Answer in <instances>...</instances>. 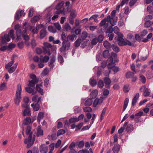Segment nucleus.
<instances>
[{
  "instance_id": "6ab92c4d",
  "label": "nucleus",
  "mask_w": 153,
  "mask_h": 153,
  "mask_svg": "<svg viewBox=\"0 0 153 153\" xmlns=\"http://www.w3.org/2000/svg\"><path fill=\"white\" fill-rule=\"evenodd\" d=\"M22 114L23 116H30L31 115V114L30 113V109L29 108H27L26 109H25L24 110Z\"/></svg>"
},
{
  "instance_id": "aec40b11",
  "label": "nucleus",
  "mask_w": 153,
  "mask_h": 153,
  "mask_svg": "<svg viewBox=\"0 0 153 153\" xmlns=\"http://www.w3.org/2000/svg\"><path fill=\"white\" fill-rule=\"evenodd\" d=\"M143 111H140L139 112L135 114V121L138 122L139 120L138 119L141 116L143 115Z\"/></svg>"
},
{
  "instance_id": "0eeeda50",
  "label": "nucleus",
  "mask_w": 153,
  "mask_h": 153,
  "mask_svg": "<svg viewBox=\"0 0 153 153\" xmlns=\"http://www.w3.org/2000/svg\"><path fill=\"white\" fill-rule=\"evenodd\" d=\"M44 45L43 49L45 53H48V54L50 55L51 54L50 51L52 49V45L51 44L47 42L44 43Z\"/></svg>"
},
{
  "instance_id": "4be33fe9",
  "label": "nucleus",
  "mask_w": 153,
  "mask_h": 153,
  "mask_svg": "<svg viewBox=\"0 0 153 153\" xmlns=\"http://www.w3.org/2000/svg\"><path fill=\"white\" fill-rule=\"evenodd\" d=\"M17 63H16L12 67L8 69V72L10 74L13 73L17 68Z\"/></svg>"
},
{
  "instance_id": "9d476101",
  "label": "nucleus",
  "mask_w": 153,
  "mask_h": 153,
  "mask_svg": "<svg viewBox=\"0 0 153 153\" xmlns=\"http://www.w3.org/2000/svg\"><path fill=\"white\" fill-rule=\"evenodd\" d=\"M40 150L41 153H46L48 150V147L45 144L41 145L40 147Z\"/></svg>"
},
{
  "instance_id": "bb28decb",
  "label": "nucleus",
  "mask_w": 153,
  "mask_h": 153,
  "mask_svg": "<svg viewBox=\"0 0 153 153\" xmlns=\"http://www.w3.org/2000/svg\"><path fill=\"white\" fill-rule=\"evenodd\" d=\"M99 16V15L98 14H95L91 16L89 19V20H91L92 19H94V21L96 22H98L99 20L97 19V17Z\"/></svg>"
},
{
  "instance_id": "3c124183",
  "label": "nucleus",
  "mask_w": 153,
  "mask_h": 153,
  "mask_svg": "<svg viewBox=\"0 0 153 153\" xmlns=\"http://www.w3.org/2000/svg\"><path fill=\"white\" fill-rule=\"evenodd\" d=\"M79 121V119L77 118H72L70 119L69 121L70 123H73L77 122Z\"/></svg>"
},
{
  "instance_id": "4d7b16f0",
  "label": "nucleus",
  "mask_w": 153,
  "mask_h": 153,
  "mask_svg": "<svg viewBox=\"0 0 153 153\" xmlns=\"http://www.w3.org/2000/svg\"><path fill=\"white\" fill-rule=\"evenodd\" d=\"M54 25L56 28L58 30H60L61 29V26L59 23H56L54 24Z\"/></svg>"
},
{
  "instance_id": "e433bc0d",
  "label": "nucleus",
  "mask_w": 153,
  "mask_h": 153,
  "mask_svg": "<svg viewBox=\"0 0 153 153\" xmlns=\"http://www.w3.org/2000/svg\"><path fill=\"white\" fill-rule=\"evenodd\" d=\"M41 16H35L31 19V21L33 23H36L40 19Z\"/></svg>"
},
{
  "instance_id": "7ed1b4c3",
  "label": "nucleus",
  "mask_w": 153,
  "mask_h": 153,
  "mask_svg": "<svg viewBox=\"0 0 153 153\" xmlns=\"http://www.w3.org/2000/svg\"><path fill=\"white\" fill-rule=\"evenodd\" d=\"M108 22H109L112 26L115 25L114 20L111 18L110 16H108L106 18H105L102 20L99 24L100 27L104 26L105 27H107L108 26Z\"/></svg>"
},
{
  "instance_id": "473e14b6",
  "label": "nucleus",
  "mask_w": 153,
  "mask_h": 153,
  "mask_svg": "<svg viewBox=\"0 0 153 153\" xmlns=\"http://www.w3.org/2000/svg\"><path fill=\"white\" fill-rule=\"evenodd\" d=\"M128 122H125V124L118 131V132L120 134L125 129V127H126V126L128 125Z\"/></svg>"
},
{
  "instance_id": "58836bf2",
  "label": "nucleus",
  "mask_w": 153,
  "mask_h": 153,
  "mask_svg": "<svg viewBox=\"0 0 153 153\" xmlns=\"http://www.w3.org/2000/svg\"><path fill=\"white\" fill-rule=\"evenodd\" d=\"M48 30L50 32L53 33H56V29L52 26H48Z\"/></svg>"
},
{
  "instance_id": "39448f33",
  "label": "nucleus",
  "mask_w": 153,
  "mask_h": 153,
  "mask_svg": "<svg viewBox=\"0 0 153 153\" xmlns=\"http://www.w3.org/2000/svg\"><path fill=\"white\" fill-rule=\"evenodd\" d=\"M70 45V43L68 40L63 41L62 43V47L60 49V52H65L66 50L69 49Z\"/></svg>"
},
{
  "instance_id": "2eb2a0df",
  "label": "nucleus",
  "mask_w": 153,
  "mask_h": 153,
  "mask_svg": "<svg viewBox=\"0 0 153 153\" xmlns=\"http://www.w3.org/2000/svg\"><path fill=\"white\" fill-rule=\"evenodd\" d=\"M36 130V135L38 137L42 136L43 134V131L42 129L40 126H39L37 127Z\"/></svg>"
},
{
  "instance_id": "72a5a7b5",
  "label": "nucleus",
  "mask_w": 153,
  "mask_h": 153,
  "mask_svg": "<svg viewBox=\"0 0 153 153\" xmlns=\"http://www.w3.org/2000/svg\"><path fill=\"white\" fill-rule=\"evenodd\" d=\"M129 102L128 98H126L124 101V105L123 108V111H124L126 108Z\"/></svg>"
},
{
  "instance_id": "a211bd4d",
  "label": "nucleus",
  "mask_w": 153,
  "mask_h": 153,
  "mask_svg": "<svg viewBox=\"0 0 153 153\" xmlns=\"http://www.w3.org/2000/svg\"><path fill=\"white\" fill-rule=\"evenodd\" d=\"M98 91L95 89L93 90L90 94V97L92 99H94L98 94Z\"/></svg>"
},
{
  "instance_id": "f8f14e48",
  "label": "nucleus",
  "mask_w": 153,
  "mask_h": 153,
  "mask_svg": "<svg viewBox=\"0 0 153 153\" xmlns=\"http://www.w3.org/2000/svg\"><path fill=\"white\" fill-rule=\"evenodd\" d=\"M120 145L118 144H115L112 148L113 151L114 153H117L120 151Z\"/></svg>"
},
{
  "instance_id": "37998d69",
  "label": "nucleus",
  "mask_w": 153,
  "mask_h": 153,
  "mask_svg": "<svg viewBox=\"0 0 153 153\" xmlns=\"http://www.w3.org/2000/svg\"><path fill=\"white\" fill-rule=\"evenodd\" d=\"M104 57L105 58H107L109 56V51L108 50H106L104 51L103 52Z\"/></svg>"
},
{
  "instance_id": "680f3d73",
  "label": "nucleus",
  "mask_w": 153,
  "mask_h": 153,
  "mask_svg": "<svg viewBox=\"0 0 153 153\" xmlns=\"http://www.w3.org/2000/svg\"><path fill=\"white\" fill-rule=\"evenodd\" d=\"M34 10L33 8H31L29 11L28 16L31 17L32 16L33 14Z\"/></svg>"
},
{
  "instance_id": "c9c22d12",
  "label": "nucleus",
  "mask_w": 153,
  "mask_h": 153,
  "mask_svg": "<svg viewBox=\"0 0 153 153\" xmlns=\"http://www.w3.org/2000/svg\"><path fill=\"white\" fill-rule=\"evenodd\" d=\"M88 33L86 31L83 32L81 36V37H79L80 39L82 40H84L87 37Z\"/></svg>"
},
{
  "instance_id": "c03bdc74",
  "label": "nucleus",
  "mask_w": 153,
  "mask_h": 153,
  "mask_svg": "<svg viewBox=\"0 0 153 153\" xmlns=\"http://www.w3.org/2000/svg\"><path fill=\"white\" fill-rule=\"evenodd\" d=\"M90 82L91 85L92 86H94L97 84V82L96 80L93 79H90Z\"/></svg>"
},
{
  "instance_id": "393cba45",
  "label": "nucleus",
  "mask_w": 153,
  "mask_h": 153,
  "mask_svg": "<svg viewBox=\"0 0 153 153\" xmlns=\"http://www.w3.org/2000/svg\"><path fill=\"white\" fill-rule=\"evenodd\" d=\"M46 34V31L45 29L41 30L40 32V38L42 39L44 38Z\"/></svg>"
},
{
  "instance_id": "ea45409f",
  "label": "nucleus",
  "mask_w": 153,
  "mask_h": 153,
  "mask_svg": "<svg viewBox=\"0 0 153 153\" xmlns=\"http://www.w3.org/2000/svg\"><path fill=\"white\" fill-rule=\"evenodd\" d=\"M134 73L131 71H128L126 74V77L127 78H130L133 76Z\"/></svg>"
},
{
  "instance_id": "cd10ccee",
  "label": "nucleus",
  "mask_w": 153,
  "mask_h": 153,
  "mask_svg": "<svg viewBox=\"0 0 153 153\" xmlns=\"http://www.w3.org/2000/svg\"><path fill=\"white\" fill-rule=\"evenodd\" d=\"M93 101L91 99L88 98L85 101V105L86 106H89L92 104Z\"/></svg>"
},
{
  "instance_id": "8fccbe9b",
  "label": "nucleus",
  "mask_w": 153,
  "mask_h": 153,
  "mask_svg": "<svg viewBox=\"0 0 153 153\" xmlns=\"http://www.w3.org/2000/svg\"><path fill=\"white\" fill-rule=\"evenodd\" d=\"M54 147V144L52 143L49 146V149L50 150V151L48 153H52V152L53 151Z\"/></svg>"
},
{
  "instance_id": "5fc2aeb1",
  "label": "nucleus",
  "mask_w": 153,
  "mask_h": 153,
  "mask_svg": "<svg viewBox=\"0 0 153 153\" xmlns=\"http://www.w3.org/2000/svg\"><path fill=\"white\" fill-rule=\"evenodd\" d=\"M64 28L67 31H70L71 29V26L68 24H66L65 25Z\"/></svg>"
},
{
  "instance_id": "0e129e2a",
  "label": "nucleus",
  "mask_w": 153,
  "mask_h": 153,
  "mask_svg": "<svg viewBox=\"0 0 153 153\" xmlns=\"http://www.w3.org/2000/svg\"><path fill=\"white\" fill-rule=\"evenodd\" d=\"M75 143L74 142H72L70 145L69 148L71 150V149H74V148L75 147Z\"/></svg>"
},
{
  "instance_id": "f03ea898",
  "label": "nucleus",
  "mask_w": 153,
  "mask_h": 153,
  "mask_svg": "<svg viewBox=\"0 0 153 153\" xmlns=\"http://www.w3.org/2000/svg\"><path fill=\"white\" fill-rule=\"evenodd\" d=\"M26 134H29L28 139H25L24 143L25 144H27V148H30L33 144L35 139L32 138L33 133L31 132V127L28 126L26 129Z\"/></svg>"
},
{
  "instance_id": "4c0bfd02",
  "label": "nucleus",
  "mask_w": 153,
  "mask_h": 153,
  "mask_svg": "<svg viewBox=\"0 0 153 153\" xmlns=\"http://www.w3.org/2000/svg\"><path fill=\"white\" fill-rule=\"evenodd\" d=\"M34 88L33 89L31 88L30 87H26V91L29 93H31L33 92L32 94L33 95L35 94V92H33Z\"/></svg>"
},
{
  "instance_id": "c756f323",
  "label": "nucleus",
  "mask_w": 153,
  "mask_h": 153,
  "mask_svg": "<svg viewBox=\"0 0 153 153\" xmlns=\"http://www.w3.org/2000/svg\"><path fill=\"white\" fill-rule=\"evenodd\" d=\"M111 47L112 48L113 50L116 52H118L120 51V48L116 45H112Z\"/></svg>"
},
{
  "instance_id": "603ef678",
  "label": "nucleus",
  "mask_w": 153,
  "mask_h": 153,
  "mask_svg": "<svg viewBox=\"0 0 153 153\" xmlns=\"http://www.w3.org/2000/svg\"><path fill=\"white\" fill-rule=\"evenodd\" d=\"M107 108L106 107L104 108L102 112V113L100 115V120H102L103 119V116L104 114H105V112L106 111Z\"/></svg>"
},
{
  "instance_id": "69168bd1",
  "label": "nucleus",
  "mask_w": 153,
  "mask_h": 153,
  "mask_svg": "<svg viewBox=\"0 0 153 153\" xmlns=\"http://www.w3.org/2000/svg\"><path fill=\"white\" fill-rule=\"evenodd\" d=\"M129 89L128 85H125L123 88V90L125 92H128L129 91Z\"/></svg>"
},
{
  "instance_id": "79ce46f5",
  "label": "nucleus",
  "mask_w": 153,
  "mask_h": 153,
  "mask_svg": "<svg viewBox=\"0 0 153 153\" xmlns=\"http://www.w3.org/2000/svg\"><path fill=\"white\" fill-rule=\"evenodd\" d=\"M14 60H13L9 62V63L5 65V68L8 69L14 63Z\"/></svg>"
},
{
  "instance_id": "f704fd0d",
  "label": "nucleus",
  "mask_w": 153,
  "mask_h": 153,
  "mask_svg": "<svg viewBox=\"0 0 153 153\" xmlns=\"http://www.w3.org/2000/svg\"><path fill=\"white\" fill-rule=\"evenodd\" d=\"M31 122V119L30 117H27L24 120L23 124L25 125H27Z\"/></svg>"
},
{
  "instance_id": "a18cd8bd",
  "label": "nucleus",
  "mask_w": 153,
  "mask_h": 153,
  "mask_svg": "<svg viewBox=\"0 0 153 153\" xmlns=\"http://www.w3.org/2000/svg\"><path fill=\"white\" fill-rule=\"evenodd\" d=\"M103 45L104 47L107 49L109 48L111 46L110 43L107 41H105L104 42Z\"/></svg>"
},
{
  "instance_id": "bf43d9fd",
  "label": "nucleus",
  "mask_w": 153,
  "mask_h": 153,
  "mask_svg": "<svg viewBox=\"0 0 153 153\" xmlns=\"http://www.w3.org/2000/svg\"><path fill=\"white\" fill-rule=\"evenodd\" d=\"M103 39L104 36L102 35H100L97 38V40L99 42H101L103 40Z\"/></svg>"
},
{
  "instance_id": "423d86ee",
  "label": "nucleus",
  "mask_w": 153,
  "mask_h": 153,
  "mask_svg": "<svg viewBox=\"0 0 153 153\" xmlns=\"http://www.w3.org/2000/svg\"><path fill=\"white\" fill-rule=\"evenodd\" d=\"M117 40L118 42V44L120 46H122L127 45H131V43L130 41L127 40L126 41H125L124 39L121 37L118 36Z\"/></svg>"
},
{
  "instance_id": "dca6fc26",
  "label": "nucleus",
  "mask_w": 153,
  "mask_h": 153,
  "mask_svg": "<svg viewBox=\"0 0 153 153\" xmlns=\"http://www.w3.org/2000/svg\"><path fill=\"white\" fill-rule=\"evenodd\" d=\"M38 82L37 79H33L29 81L28 86L31 87H34L35 85Z\"/></svg>"
},
{
  "instance_id": "774afa93",
  "label": "nucleus",
  "mask_w": 153,
  "mask_h": 153,
  "mask_svg": "<svg viewBox=\"0 0 153 153\" xmlns=\"http://www.w3.org/2000/svg\"><path fill=\"white\" fill-rule=\"evenodd\" d=\"M6 87L5 83H3L1 84L0 86V90L2 91L5 89Z\"/></svg>"
},
{
  "instance_id": "7c9ffc66",
  "label": "nucleus",
  "mask_w": 153,
  "mask_h": 153,
  "mask_svg": "<svg viewBox=\"0 0 153 153\" xmlns=\"http://www.w3.org/2000/svg\"><path fill=\"white\" fill-rule=\"evenodd\" d=\"M31 106L33 107V109L35 111H37L39 109V105L38 103H36L35 105L33 103L31 105Z\"/></svg>"
},
{
  "instance_id": "6e6552de",
  "label": "nucleus",
  "mask_w": 153,
  "mask_h": 153,
  "mask_svg": "<svg viewBox=\"0 0 153 153\" xmlns=\"http://www.w3.org/2000/svg\"><path fill=\"white\" fill-rule=\"evenodd\" d=\"M106 63L108 64L107 67L109 69L113 68L115 65V63L113 62V59L112 57H109L107 59Z\"/></svg>"
},
{
  "instance_id": "1a4fd4ad",
  "label": "nucleus",
  "mask_w": 153,
  "mask_h": 153,
  "mask_svg": "<svg viewBox=\"0 0 153 153\" xmlns=\"http://www.w3.org/2000/svg\"><path fill=\"white\" fill-rule=\"evenodd\" d=\"M103 101V98L101 97L100 99L96 98L94 100L93 103V106L95 107L97 106L99 104H101Z\"/></svg>"
},
{
  "instance_id": "13d9d810",
  "label": "nucleus",
  "mask_w": 153,
  "mask_h": 153,
  "mask_svg": "<svg viewBox=\"0 0 153 153\" xmlns=\"http://www.w3.org/2000/svg\"><path fill=\"white\" fill-rule=\"evenodd\" d=\"M114 32L116 34H118L120 32V29L117 26H115L113 29Z\"/></svg>"
},
{
  "instance_id": "09e8293b",
  "label": "nucleus",
  "mask_w": 153,
  "mask_h": 153,
  "mask_svg": "<svg viewBox=\"0 0 153 153\" xmlns=\"http://www.w3.org/2000/svg\"><path fill=\"white\" fill-rule=\"evenodd\" d=\"M150 94V92L149 89L148 88H146L145 89V91L143 94V95L145 97L149 96Z\"/></svg>"
},
{
  "instance_id": "5701e85b",
  "label": "nucleus",
  "mask_w": 153,
  "mask_h": 153,
  "mask_svg": "<svg viewBox=\"0 0 153 153\" xmlns=\"http://www.w3.org/2000/svg\"><path fill=\"white\" fill-rule=\"evenodd\" d=\"M42 86V85L37 84L36 85V88L37 91L42 95H43V89L41 88V87Z\"/></svg>"
},
{
  "instance_id": "49530a36",
  "label": "nucleus",
  "mask_w": 153,
  "mask_h": 153,
  "mask_svg": "<svg viewBox=\"0 0 153 153\" xmlns=\"http://www.w3.org/2000/svg\"><path fill=\"white\" fill-rule=\"evenodd\" d=\"M65 132V130L63 129L59 130L57 131V136H59L61 135L64 134Z\"/></svg>"
},
{
  "instance_id": "052dcab7",
  "label": "nucleus",
  "mask_w": 153,
  "mask_h": 153,
  "mask_svg": "<svg viewBox=\"0 0 153 153\" xmlns=\"http://www.w3.org/2000/svg\"><path fill=\"white\" fill-rule=\"evenodd\" d=\"M98 42V41L97 40V38H95L92 40L91 42V44L93 45H95L97 44Z\"/></svg>"
},
{
  "instance_id": "864d4df0",
  "label": "nucleus",
  "mask_w": 153,
  "mask_h": 153,
  "mask_svg": "<svg viewBox=\"0 0 153 153\" xmlns=\"http://www.w3.org/2000/svg\"><path fill=\"white\" fill-rule=\"evenodd\" d=\"M84 111L85 112H91L92 111L91 108L89 107H85L83 108Z\"/></svg>"
},
{
  "instance_id": "338daca9",
  "label": "nucleus",
  "mask_w": 153,
  "mask_h": 153,
  "mask_svg": "<svg viewBox=\"0 0 153 153\" xmlns=\"http://www.w3.org/2000/svg\"><path fill=\"white\" fill-rule=\"evenodd\" d=\"M64 4V1H62L60 3H59L56 7V9H58L60 8L61 7L63 6Z\"/></svg>"
},
{
  "instance_id": "9b49d317",
  "label": "nucleus",
  "mask_w": 153,
  "mask_h": 153,
  "mask_svg": "<svg viewBox=\"0 0 153 153\" xmlns=\"http://www.w3.org/2000/svg\"><path fill=\"white\" fill-rule=\"evenodd\" d=\"M10 40L9 35L7 34H5L2 38L1 42L3 44H4L6 43V41L7 42H9Z\"/></svg>"
},
{
  "instance_id": "f3484780",
  "label": "nucleus",
  "mask_w": 153,
  "mask_h": 153,
  "mask_svg": "<svg viewBox=\"0 0 153 153\" xmlns=\"http://www.w3.org/2000/svg\"><path fill=\"white\" fill-rule=\"evenodd\" d=\"M104 81L105 83L107 85L106 88H110V85L111 83V80L108 77H105L104 78Z\"/></svg>"
},
{
  "instance_id": "ddd939ff",
  "label": "nucleus",
  "mask_w": 153,
  "mask_h": 153,
  "mask_svg": "<svg viewBox=\"0 0 153 153\" xmlns=\"http://www.w3.org/2000/svg\"><path fill=\"white\" fill-rule=\"evenodd\" d=\"M139 97V94L138 93H137L135 97H134L132 100L131 105L132 106H134L137 102V100Z\"/></svg>"
},
{
  "instance_id": "b1692460",
  "label": "nucleus",
  "mask_w": 153,
  "mask_h": 153,
  "mask_svg": "<svg viewBox=\"0 0 153 153\" xmlns=\"http://www.w3.org/2000/svg\"><path fill=\"white\" fill-rule=\"evenodd\" d=\"M30 30L34 34L36 33H37L38 29L39 28V25H38L36 27V28H35L34 27L29 26Z\"/></svg>"
},
{
  "instance_id": "20e7f679",
  "label": "nucleus",
  "mask_w": 153,
  "mask_h": 153,
  "mask_svg": "<svg viewBox=\"0 0 153 153\" xmlns=\"http://www.w3.org/2000/svg\"><path fill=\"white\" fill-rule=\"evenodd\" d=\"M22 91V86L21 84H18L17 86V90L16 93V98L15 99V102L17 105H19L20 100L21 99V92Z\"/></svg>"
},
{
  "instance_id": "2f4dec72",
  "label": "nucleus",
  "mask_w": 153,
  "mask_h": 153,
  "mask_svg": "<svg viewBox=\"0 0 153 153\" xmlns=\"http://www.w3.org/2000/svg\"><path fill=\"white\" fill-rule=\"evenodd\" d=\"M111 25L108 28H107V27H105V32L106 33H112V32L113 31V29Z\"/></svg>"
},
{
  "instance_id": "a19ab883",
  "label": "nucleus",
  "mask_w": 153,
  "mask_h": 153,
  "mask_svg": "<svg viewBox=\"0 0 153 153\" xmlns=\"http://www.w3.org/2000/svg\"><path fill=\"white\" fill-rule=\"evenodd\" d=\"M81 39L80 38L78 39L74 42V46L76 47H78L80 45L81 42Z\"/></svg>"
},
{
  "instance_id": "a878e982",
  "label": "nucleus",
  "mask_w": 153,
  "mask_h": 153,
  "mask_svg": "<svg viewBox=\"0 0 153 153\" xmlns=\"http://www.w3.org/2000/svg\"><path fill=\"white\" fill-rule=\"evenodd\" d=\"M44 116V113L42 112H39L38 114L37 117V121L40 122L41 119H42Z\"/></svg>"
},
{
  "instance_id": "6e6d98bb",
  "label": "nucleus",
  "mask_w": 153,
  "mask_h": 153,
  "mask_svg": "<svg viewBox=\"0 0 153 153\" xmlns=\"http://www.w3.org/2000/svg\"><path fill=\"white\" fill-rule=\"evenodd\" d=\"M98 86L100 88H102L104 85V83L102 80H100L98 84Z\"/></svg>"
},
{
  "instance_id": "e2e57ef3",
  "label": "nucleus",
  "mask_w": 153,
  "mask_h": 153,
  "mask_svg": "<svg viewBox=\"0 0 153 153\" xmlns=\"http://www.w3.org/2000/svg\"><path fill=\"white\" fill-rule=\"evenodd\" d=\"M49 72V70L48 68H46L42 72V74L43 76H45Z\"/></svg>"
},
{
  "instance_id": "4468645a",
  "label": "nucleus",
  "mask_w": 153,
  "mask_h": 153,
  "mask_svg": "<svg viewBox=\"0 0 153 153\" xmlns=\"http://www.w3.org/2000/svg\"><path fill=\"white\" fill-rule=\"evenodd\" d=\"M41 97H39L37 95L34 96L32 99L33 102H37L36 103L41 102Z\"/></svg>"
},
{
  "instance_id": "f257e3e1",
  "label": "nucleus",
  "mask_w": 153,
  "mask_h": 153,
  "mask_svg": "<svg viewBox=\"0 0 153 153\" xmlns=\"http://www.w3.org/2000/svg\"><path fill=\"white\" fill-rule=\"evenodd\" d=\"M29 26V24L27 22H25L23 25V28L25 29L22 32L20 28V26L19 25H17L15 26V29L16 30V35L17 36L16 39L17 41L21 39L22 36L24 34L26 35L27 30Z\"/></svg>"
},
{
  "instance_id": "c85d7f7f",
  "label": "nucleus",
  "mask_w": 153,
  "mask_h": 153,
  "mask_svg": "<svg viewBox=\"0 0 153 153\" xmlns=\"http://www.w3.org/2000/svg\"><path fill=\"white\" fill-rule=\"evenodd\" d=\"M133 129L134 128L132 124H129L127 125L126 129L127 132H131L133 131Z\"/></svg>"
},
{
  "instance_id": "412c9836",
  "label": "nucleus",
  "mask_w": 153,
  "mask_h": 153,
  "mask_svg": "<svg viewBox=\"0 0 153 153\" xmlns=\"http://www.w3.org/2000/svg\"><path fill=\"white\" fill-rule=\"evenodd\" d=\"M76 36L75 34L69 35L67 37V40H71V41H73L74 39H76Z\"/></svg>"
},
{
  "instance_id": "de8ad7c7",
  "label": "nucleus",
  "mask_w": 153,
  "mask_h": 153,
  "mask_svg": "<svg viewBox=\"0 0 153 153\" xmlns=\"http://www.w3.org/2000/svg\"><path fill=\"white\" fill-rule=\"evenodd\" d=\"M8 35H9V36H10L13 39H14L15 37L14 36V32L13 30H10Z\"/></svg>"
}]
</instances>
